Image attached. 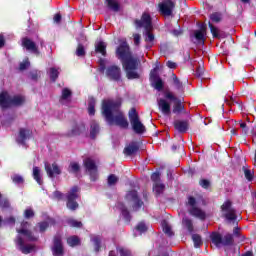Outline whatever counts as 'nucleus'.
Wrapping results in <instances>:
<instances>
[{"label": "nucleus", "mask_w": 256, "mask_h": 256, "mask_svg": "<svg viewBox=\"0 0 256 256\" xmlns=\"http://www.w3.org/2000/svg\"><path fill=\"white\" fill-rule=\"evenodd\" d=\"M242 171H243L244 177L247 181H253V179L255 177V171L249 169L247 166H243Z\"/></svg>", "instance_id": "nucleus-33"}, {"label": "nucleus", "mask_w": 256, "mask_h": 256, "mask_svg": "<svg viewBox=\"0 0 256 256\" xmlns=\"http://www.w3.org/2000/svg\"><path fill=\"white\" fill-rule=\"evenodd\" d=\"M96 53H100L102 57H107V44L105 42L100 41L95 45Z\"/></svg>", "instance_id": "nucleus-29"}, {"label": "nucleus", "mask_w": 256, "mask_h": 256, "mask_svg": "<svg viewBox=\"0 0 256 256\" xmlns=\"http://www.w3.org/2000/svg\"><path fill=\"white\" fill-rule=\"evenodd\" d=\"M67 223L70 225V227H74L76 229H81V227H83V223L75 219H68Z\"/></svg>", "instance_id": "nucleus-47"}, {"label": "nucleus", "mask_w": 256, "mask_h": 256, "mask_svg": "<svg viewBox=\"0 0 256 256\" xmlns=\"http://www.w3.org/2000/svg\"><path fill=\"white\" fill-rule=\"evenodd\" d=\"M106 3L108 9H111V11H115V13L119 12V9H121L119 2H116L115 0H106Z\"/></svg>", "instance_id": "nucleus-36"}, {"label": "nucleus", "mask_w": 256, "mask_h": 256, "mask_svg": "<svg viewBox=\"0 0 256 256\" xmlns=\"http://www.w3.org/2000/svg\"><path fill=\"white\" fill-rule=\"evenodd\" d=\"M45 171L50 179H53L55 175H61V168L59 167L57 162H54L52 164L45 163Z\"/></svg>", "instance_id": "nucleus-18"}, {"label": "nucleus", "mask_w": 256, "mask_h": 256, "mask_svg": "<svg viewBox=\"0 0 256 256\" xmlns=\"http://www.w3.org/2000/svg\"><path fill=\"white\" fill-rule=\"evenodd\" d=\"M92 242L94 243V250L96 253H99L101 251V237L95 236L92 238Z\"/></svg>", "instance_id": "nucleus-45"}, {"label": "nucleus", "mask_w": 256, "mask_h": 256, "mask_svg": "<svg viewBox=\"0 0 256 256\" xmlns=\"http://www.w3.org/2000/svg\"><path fill=\"white\" fill-rule=\"evenodd\" d=\"M25 103V97L16 95L11 97V107H21Z\"/></svg>", "instance_id": "nucleus-31"}, {"label": "nucleus", "mask_w": 256, "mask_h": 256, "mask_svg": "<svg viewBox=\"0 0 256 256\" xmlns=\"http://www.w3.org/2000/svg\"><path fill=\"white\" fill-rule=\"evenodd\" d=\"M100 130H101V128L99 127V123H97L95 120H93L90 123V138L97 139V135H99Z\"/></svg>", "instance_id": "nucleus-27"}, {"label": "nucleus", "mask_w": 256, "mask_h": 256, "mask_svg": "<svg viewBox=\"0 0 256 256\" xmlns=\"http://www.w3.org/2000/svg\"><path fill=\"white\" fill-rule=\"evenodd\" d=\"M210 20L212 23H221L223 21V14L221 12H213L210 15Z\"/></svg>", "instance_id": "nucleus-37"}, {"label": "nucleus", "mask_w": 256, "mask_h": 256, "mask_svg": "<svg viewBox=\"0 0 256 256\" xmlns=\"http://www.w3.org/2000/svg\"><path fill=\"white\" fill-rule=\"evenodd\" d=\"M99 71H100V73H105V71H107V66L105 64V59H103V58L99 59Z\"/></svg>", "instance_id": "nucleus-59"}, {"label": "nucleus", "mask_w": 256, "mask_h": 256, "mask_svg": "<svg viewBox=\"0 0 256 256\" xmlns=\"http://www.w3.org/2000/svg\"><path fill=\"white\" fill-rule=\"evenodd\" d=\"M172 81L176 88L181 89V87H183V84L181 83L177 75L172 74Z\"/></svg>", "instance_id": "nucleus-58"}, {"label": "nucleus", "mask_w": 256, "mask_h": 256, "mask_svg": "<svg viewBox=\"0 0 256 256\" xmlns=\"http://www.w3.org/2000/svg\"><path fill=\"white\" fill-rule=\"evenodd\" d=\"M210 33H212V36L214 39H221L223 38V35L219 33V29L215 27L211 22L208 23Z\"/></svg>", "instance_id": "nucleus-34"}, {"label": "nucleus", "mask_w": 256, "mask_h": 256, "mask_svg": "<svg viewBox=\"0 0 256 256\" xmlns=\"http://www.w3.org/2000/svg\"><path fill=\"white\" fill-rule=\"evenodd\" d=\"M158 107L164 115H171V104L165 99H160L158 101Z\"/></svg>", "instance_id": "nucleus-26"}, {"label": "nucleus", "mask_w": 256, "mask_h": 256, "mask_svg": "<svg viewBox=\"0 0 256 256\" xmlns=\"http://www.w3.org/2000/svg\"><path fill=\"white\" fill-rule=\"evenodd\" d=\"M189 214L192 215V217H196V219H200V221H205V219H207L205 211L197 206L190 208Z\"/></svg>", "instance_id": "nucleus-23"}, {"label": "nucleus", "mask_w": 256, "mask_h": 256, "mask_svg": "<svg viewBox=\"0 0 256 256\" xmlns=\"http://www.w3.org/2000/svg\"><path fill=\"white\" fill-rule=\"evenodd\" d=\"M57 79H59V70H57L55 67L50 68V81L55 83Z\"/></svg>", "instance_id": "nucleus-43"}, {"label": "nucleus", "mask_w": 256, "mask_h": 256, "mask_svg": "<svg viewBox=\"0 0 256 256\" xmlns=\"http://www.w3.org/2000/svg\"><path fill=\"white\" fill-rule=\"evenodd\" d=\"M87 133V127L83 121L73 120L70 122V129L64 134V137H81Z\"/></svg>", "instance_id": "nucleus-7"}, {"label": "nucleus", "mask_w": 256, "mask_h": 256, "mask_svg": "<svg viewBox=\"0 0 256 256\" xmlns=\"http://www.w3.org/2000/svg\"><path fill=\"white\" fill-rule=\"evenodd\" d=\"M182 223L184 227L189 231V233H193L194 227H193V220L189 218H183Z\"/></svg>", "instance_id": "nucleus-38"}, {"label": "nucleus", "mask_w": 256, "mask_h": 256, "mask_svg": "<svg viewBox=\"0 0 256 256\" xmlns=\"http://www.w3.org/2000/svg\"><path fill=\"white\" fill-rule=\"evenodd\" d=\"M126 199L128 201H133V211H139L143 207V200L139 198V193L136 190H130L126 194Z\"/></svg>", "instance_id": "nucleus-12"}, {"label": "nucleus", "mask_w": 256, "mask_h": 256, "mask_svg": "<svg viewBox=\"0 0 256 256\" xmlns=\"http://www.w3.org/2000/svg\"><path fill=\"white\" fill-rule=\"evenodd\" d=\"M151 181L153 183H161V173H159V172L152 173Z\"/></svg>", "instance_id": "nucleus-55"}, {"label": "nucleus", "mask_w": 256, "mask_h": 256, "mask_svg": "<svg viewBox=\"0 0 256 256\" xmlns=\"http://www.w3.org/2000/svg\"><path fill=\"white\" fill-rule=\"evenodd\" d=\"M162 229L163 232L168 235V237H173V230H171V226H169V224H167V222H164V224L162 225Z\"/></svg>", "instance_id": "nucleus-50"}, {"label": "nucleus", "mask_w": 256, "mask_h": 256, "mask_svg": "<svg viewBox=\"0 0 256 256\" xmlns=\"http://www.w3.org/2000/svg\"><path fill=\"white\" fill-rule=\"evenodd\" d=\"M71 95H73V92H71L69 90V88H64L62 90V96L61 99H63V101H66V99H68L69 97H71Z\"/></svg>", "instance_id": "nucleus-52"}, {"label": "nucleus", "mask_w": 256, "mask_h": 256, "mask_svg": "<svg viewBox=\"0 0 256 256\" xmlns=\"http://www.w3.org/2000/svg\"><path fill=\"white\" fill-rule=\"evenodd\" d=\"M136 231H139V233H146L147 231V225H145V222H140L135 227Z\"/></svg>", "instance_id": "nucleus-54"}, {"label": "nucleus", "mask_w": 256, "mask_h": 256, "mask_svg": "<svg viewBox=\"0 0 256 256\" xmlns=\"http://www.w3.org/2000/svg\"><path fill=\"white\" fill-rule=\"evenodd\" d=\"M22 47L26 49V51H29L30 53L36 55V57H39V55H41V51H39V46H37V43H35V41H33L29 37L22 38Z\"/></svg>", "instance_id": "nucleus-11"}, {"label": "nucleus", "mask_w": 256, "mask_h": 256, "mask_svg": "<svg viewBox=\"0 0 256 256\" xmlns=\"http://www.w3.org/2000/svg\"><path fill=\"white\" fill-rule=\"evenodd\" d=\"M53 256H65V247L63 246V238L57 234L53 237V245L51 247Z\"/></svg>", "instance_id": "nucleus-9"}, {"label": "nucleus", "mask_w": 256, "mask_h": 256, "mask_svg": "<svg viewBox=\"0 0 256 256\" xmlns=\"http://www.w3.org/2000/svg\"><path fill=\"white\" fill-rule=\"evenodd\" d=\"M102 116L109 125H115L120 127V129H129V121L123 111H121L120 101L102 102Z\"/></svg>", "instance_id": "nucleus-1"}, {"label": "nucleus", "mask_w": 256, "mask_h": 256, "mask_svg": "<svg viewBox=\"0 0 256 256\" xmlns=\"http://www.w3.org/2000/svg\"><path fill=\"white\" fill-rule=\"evenodd\" d=\"M117 208L119 211H121L122 217L125 219L127 223H131V213L129 212V209H127V206L123 204V202H119L117 204Z\"/></svg>", "instance_id": "nucleus-24"}, {"label": "nucleus", "mask_w": 256, "mask_h": 256, "mask_svg": "<svg viewBox=\"0 0 256 256\" xmlns=\"http://www.w3.org/2000/svg\"><path fill=\"white\" fill-rule=\"evenodd\" d=\"M128 119L130 121L131 127L137 135H143L147 131V128L144 124L141 123L139 118V113L137 112L136 107H132L128 112Z\"/></svg>", "instance_id": "nucleus-4"}, {"label": "nucleus", "mask_w": 256, "mask_h": 256, "mask_svg": "<svg viewBox=\"0 0 256 256\" xmlns=\"http://www.w3.org/2000/svg\"><path fill=\"white\" fill-rule=\"evenodd\" d=\"M32 136L33 131L27 128H20L16 142L18 143V145H25L27 143V139H31Z\"/></svg>", "instance_id": "nucleus-16"}, {"label": "nucleus", "mask_w": 256, "mask_h": 256, "mask_svg": "<svg viewBox=\"0 0 256 256\" xmlns=\"http://www.w3.org/2000/svg\"><path fill=\"white\" fill-rule=\"evenodd\" d=\"M224 217L228 221H235V220H237V214H235V209L226 212Z\"/></svg>", "instance_id": "nucleus-49"}, {"label": "nucleus", "mask_w": 256, "mask_h": 256, "mask_svg": "<svg viewBox=\"0 0 256 256\" xmlns=\"http://www.w3.org/2000/svg\"><path fill=\"white\" fill-rule=\"evenodd\" d=\"M233 207V202L231 200H226L222 205H221V211L224 213H228L231 210H234L235 208Z\"/></svg>", "instance_id": "nucleus-39"}, {"label": "nucleus", "mask_w": 256, "mask_h": 256, "mask_svg": "<svg viewBox=\"0 0 256 256\" xmlns=\"http://www.w3.org/2000/svg\"><path fill=\"white\" fill-rule=\"evenodd\" d=\"M54 199H57L58 201H61L64 197L63 193L59 190H56L53 192Z\"/></svg>", "instance_id": "nucleus-62"}, {"label": "nucleus", "mask_w": 256, "mask_h": 256, "mask_svg": "<svg viewBox=\"0 0 256 256\" xmlns=\"http://www.w3.org/2000/svg\"><path fill=\"white\" fill-rule=\"evenodd\" d=\"M40 233H45L49 229V222H40L39 224Z\"/></svg>", "instance_id": "nucleus-60"}, {"label": "nucleus", "mask_w": 256, "mask_h": 256, "mask_svg": "<svg viewBox=\"0 0 256 256\" xmlns=\"http://www.w3.org/2000/svg\"><path fill=\"white\" fill-rule=\"evenodd\" d=\"M75 55L77 57H85L87 55V52L85 51V46L81 43L77 45Z\"/></svg>", "instance_id": "nucleus-41"}, {"label": "nucleus", "mask_w": 256, "mask_h": 256, "mask_svg": "<svg viewBox=\"0 0 256 256\" xmlns=\"http://www.w3.org/2000/svg\"><path fill=\"white\" fill-rule=\"evenodd\" d=\"M199 185L202 187V189H209L211 187V181L208 179H200Z\"/></svg>", "instance_id": "nucleus-51"}, {"label": "nucleus", "mask_w": 256, "mask_h": 256, "mask_svg": "<svg viewBox=\"0 0 256 256\" xmlns=\"http://www.w3.org/2000/svg\"><path fill=\"white\" fill-rule=\"evenodd\" d=\"M28 77L31 79V81H39V78L41 77V71L32 70L29 72Z\"/></svg>", "instance_id": "nucleus-46"}, {"label": "nucleus", "mask_w": 256, "mask_h": 256, "mask_svg": "<svg viewBox=\"0 0 256 256\" xmlns=\"http://www.w3.org/2000/svg\"><path fill=\"white\" fill-rule=\"evenodd\" d=\"M166 99H170V101H176L174 106H173V110L172 112L175 114H179V113H187L185 111V105H183L181 103V100L177 99V97H175V95H173V93L171 92H167L165 94Z\"/></svg>", "instance_id": "nucleus-15"}, {"label": "nucleus", "mask_w": 256, "mask_h": 256, "mask_svg": "<svg viewBox=\"0 0 256 256\" xmlns=\"http://www.w3.org/2000/svg\"><path fill=\"white\" fill-rule=\"evenodd\" d=\"M150 79L152 83H154V89H156V91H163L165 84L163 83V79L157 75V68L151 71Z\"/></svg>", "instance_id": "nucleus-17"}, {"label": "nucleus", "mask_w": 256, "mask_h": 256, "mask_svg": "<svg viewBox=\"0 0 256 256\" xmlns=\"http://www.w3.org/2000/svg\"><path fill=\"white\" fill-rule=\"evenodd\" d=\"M139 147V142L132 141L124 148L123 153L126 157L137 155V153H139Z\"/></svg>", "instance_id": "nucleus-19"}, {"label": "nucleus", "mask_w": 256, "mask_h": 256, "mask_svg": "<svg viewBox=\"0 0 256 256\" xmlns=\"http://www.w3.org/2000/svg\"><path fill=\"white\" fill-rule=\"evenodd\" d=\"M158 7L161 15L171 17V15H173V9H175V2H173V0H164Z\"/></svg>", "instance_id": "nucleus-13"}, {"label": "nucleus", "mask_w": 256, "mask_h": 256, "mask_svg": "<svg viewBox=\"0 0 256 256\" xmlns=\"http://www.w3.org/2000/svg\"><path fill=\"white\" fill-rule=\"evenodd\" d=\"M116 57L122 62V66L126 71L127 79H140L141 75L136 71L139 69V59L133 57L131 48L127 42L121 43L116 49Z\"/></svg>", "instance_id": "nucleus-2"}, {"label": "nucleus", "mask_w": 256, "mask_h": 256, "mask_svg": "<svg viewBox=\"0 0 256 256\" xmlns=\"http://www.w3.org/2000/svg\"><path fill=\"white\" fill-rule=\"evenodd\" d=\"M0 107L1 109H9L11 107V95H9V92L0 93Z\"/></svg>", "instance_id": "nucleus-21"}, {"label": "nucleus", "mask_w": 256, "mask_h": 256, "mask_svg": "<svg viewBox=\"0 0 256 256\" xmlns=\"http://www.w3.org/2000/svg\"><path fill=\"white\" fill-rule=\"evenodd\" d=\"M152 189L155 197H160V195H163V193H165V184L161 182L153 183Z\"/></svg>", "instance_id": "nucleus-28"}, {"label": "nucleus", "mask_w": 256, "mask_h": 256, "mask_svg": "<svg viewBox=\"0 0 256 256\" xmlns=\"http://www.w3.org/2000/svg\"><path fill=\"white\" fill-rule=\"evenodd\" d=\"M67 244L69 247H79L81 245V239L77 235H73L67 238Z\"/></svg>", "instance_id": "nucleus-30"}, {"label": "nucleus", "mask_w": 256, "mask_h": 256, "mask_svg": "<svg viewBox=\"0 0 256 256\" xmlns=\"http://www.w3.org/2000/svg\"><path fill=\"white\" fill-rule=\"evenodd\" d=\"M188 205H190L191 209H192L193 207H197V206H196V205H197V199H195V197H193V196H190V197L188 198Z\"/></svg>", "instance_id": "nucleus-63"}, {"label": "nucleus", "mask_w": 256, "mask_h": 256, "mask_svg": "<svg viewBox=\"0 0 256 256\" xmlns=\"http://www.w3.org/2000/svg\"><path fill=\"white\" fill-rule=\"evenodd\" d=\"M135 29H145L144 32V41L146 43H154L155 42V34L153 31V20L151 19V15L149 13H143L141 19L134 20Z\"/></svg>", "instance_id": "nucleus-3"}, {"label": "nucleus", "mask_w": 256, "mask_h": 256, "mask_svg": "<svg viewBox=\"0 0 256 256\" xmlns=\"http://www.w3.org/2000/svg\"><path fill=\"white\" fill-rule=\"evenodd\" d=\"M107 183H108L109 187H113V186L117 185V183H119V177H117V175H115V174H110L108 176Z\"/></svg>", "instance_id": "nucleus-42"}, {"label": "nucleus", "mask_w": 256, "mask_h": 256, "mask_svg": "<svg viewBox=\"0 0 256 256\" xmlns=\"http://www.w3.org/2000/svg\"><path fill=\"white\" fill-rule=\"evenodd\" d=\"M35 217V212L33 209L29 208L24 211V218L25 219H33Z\"/></svg>", "instance_id": "nucleus-56"}, {"label": "nucleus", "mask_w": 256, "mask_h": 256, "mask_svg": "<svg viewBox=\"0 0 256 256\" xmlns=\"http://www.w3.org/2000/svg\"><path fill=\"white\" fill-rule=\"evenodd\" d=\"M117 251L120 254V256H133L130 250L125 249L123 247L117 248Z\"/></svg>", "instance_id": "nucleus-57"}, {"label": "nucleus", "mask_w": 256, "mask_h": 256, "mask_svg": "<svg viewBox=\"0 0 256 256\" xmlns=\"http://www.w3.org/2000/svg\"><path fill=\"white\" fill-rule=\"evenodd\" d=\"M133 39H134V45L136 46L141 45V34L134 33Z\"/></svg>", "instance_id": "nucleus-61"}, {"label": "nucleus", "mask_w": 256, "mask_h": 256, "mask_svg": "<svg viewBox=\"0 0 256 256\" xmlns=\"http://www.w3.org/2000/svg\"><path fill=\"white\" fill-rule=\"evenodd\" d=\"M106 77L110 81H121V67L117 65H111L106 68Z\"/></svg>", "instance_id": "nucleus-14"}, {"label": "nucleus", "mask_w": 256, "mask_h": 256, "mask_svg": "<svg viewBox=\"0 0 256 256\" xmlns=\"http://www.w3.org/2000/svg\"><path fill=\"white\" fill-rule=\"evenodd\" d=\"M68 171L70 173H79V171H81V166H79V163L77 162H71Z\"/></svg>", "instance_id": "nucleus-44"}, {"label": "nucleus", "mask_w": 256, "mask_h": 256, "mask_svg": "<svg viewBox=\"0 0 256 256\" xmlns=\"http://www.w3.org/2000/svg\"><path fill=\"white\" fill-rule=\"evenodd\" d=\"M210 239L215 247H221V245H223L224 247H230L231 245H233V243H235V240L233 239V234H226L223 238V236L219 232H212L210 235Z\"/></svg>", "instance_id": "nucleus-5"}, {"label": "nucleus", "mask_w": 256, "mask_h": 256, "mask_svg": "<svg viewBox=\"0 0 256 256\" xmlns=\"http://www.w3.org/2000/svg\"><path fill=\"white\" fill-rule=\"evenodd\" d=\"M17 219L14 216H9L4 218L3 223L4 225H15Z\"/></svg>", "instance_id": "nucleus-53"}, {"label": "nucleus", "mask_w": 256, "mask_h": 256, "mask_svg": "<svg viewBox=\"0 0 256 256\" xmlns=\"http://www.w3.org/2000/svg\"><path fill=\"white\" fill-rule=\"evenodd\" d=\"M173 126L178 133H187L189 131V120H175Z\"/></svg>", "instance_id": "nucleus-20"}, {"label": "nucleus", "mask_w": 256, "mask_h": 256, "mask_svg": "<svg viewBox=\"0 0 256 256\" xmlns=\"http://www.w3.org/2000/svg\"><path fill=\"white\" fill-rule=\"evenodd\" d=\"M13 183H15V185H21L23 183H25V179H23V176L19 175V174H15L11 177Z\"/></svg>", "instance_id": "nucleus-48"}, {"label": "nucleus", "mask_w": 256, "mask_h": 256, "mask_svg": "<svg viewBox=\"0 0 256 256\" xmlns=\"http://www.w3.org/2000/svg\"><path fill=\"white\" fill-rule=\"evenodd\" d=\"M206 32H207L206 26H201L200 30H196L194 32V37L198 41V43L205 45V33Z\"/></svg>", "instance_id": "nucleus-25"}, {"label": "nucleus", "mask_w": 256, "mask_h": 256, "mask_svg": "<svg viewBox=\"0 0 256 256\" xmlns=\"http://www.w3.org/2000/svg\"><path fill=\"white\" fill-rule=\"evenodd\" d=\"M79 186H73L66 194V207L70 211H77L79 209Z\"/></svg>", "instance_id": "nucleus-6"}, {"label": "nucleus", "mask_w": 256, "mask_h": 256, "mask_svg": "<svg viewBox=\"0 0 256 256\" xmlns=\"http://www.w3.org/2000/svg\"><path fill=\"white\" fill-rule=\"evenodd\" d=\"M192 240L194 243V247L196 249H199V247H201L203 245V240L201 239V235H199V234H193Z\"/></svg>", "instance_id": "nucleus-40"}, {"label": "nucleus", "mask_w": 256, "mask_h": 256, "mask_svg": "<svg viewBox=\"0 0 256 256\" xmlns=\"http://www.w3.org/2000/svg\"><path fill=\"white\" fill-rule=\"evenodd\" d=\"M83 167L85 168L86 173H89L91 181L95 182L97 179H99V169L95 163V160L89 157L84 159Z\"/></svg>", "instance_id": "nucleus-8"}, {"label": "nucleus", "mask_w": 256, "mask_h": 256, "mask_svg": "<svg viewBox=\"0 0 256 256\" xmlns=\"http://www.w3.org/2000/svg\"><path fill=\"white\" fill-rule=\"evenodd\" d=\"M14 242L16 247H18L19 251H21V253H23L24 255H29V253L35 251V245H25V239H23V236L21 235H17Z\"/></svg>", "instance_id": "nucleus-10"}, {"label": "nucleus", "mask_w": 256, "mask_h": 256, "mask_svg": "<svg viewBox=\"0 0 256 256\" xmlns=\"http://www.w3.org/2000/svg\"><path fill=\"white\" fill-rule=\"evenodd\" d=\"M33 179L36 180L38 185H43V179H41V170L37 166L33 167Z\"/></svg>", "instance_id": "nucleus-35"}, {"label": "nucleus", "mask_w": 256, "mask_h": 256, "mask_svg": "<svg viewBox=\"0 0 256 256\" xmlns=\"http://www.w3.org/2000/svg\"><path fill=\"white\" fill-rule=\"evenodd\" d=\"M204 74H205V69L201 66H198L196 68V77H203Z\"/></svg>", "instance_id": "nucleus-64"}, {"label": "nucleus", "mask_w": 256, "mask_h": 256, "mask_svg": "<svg viewBox=\"0 0 256 256\" xmlns=\"http://www.w3.org/2000/svg\"><path fill=\"white\" fill-rule=\"evenodd\" d=\"M96 103H97V100H95V97L91 96L88 98V115L90 116L95 115Z\"/></svg>", "instance_id": "nucleus-32"}, {"label": "nucleus", "mask_w": 256, "mask_h": 256, "mask_svg": "<svg viewBox=\"0 0 256 256\" xmlns=\"http://www.w3.org/2000/svg\"><path fill=\"white\" fill-rule=\"evenodd\" d=\"M16 231L17 233H19L18 235H24L25 241H28L30 243H33L38 239L31 230L20 228V229H17Z\"/></svg>", "instance_id": "nucleus-22"}]
</instances>
